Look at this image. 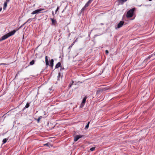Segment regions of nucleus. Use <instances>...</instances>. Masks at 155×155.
<instances>
[{"label":"nucleus","instance_id":"36","mask_svg":"<svg viewBox=\"0 0 155 155\" xmlns=\"http://www.w3.org/2000/svg\"><path fill=\"white\" fill-rule=\"evenodd\" d=\"M60 73H59V76L60 75Z\"/></svg>","mask_w":155,"mask_h":155},{"label":"nucleus","instance_id":"17","mask_svg":"<svg viewBox=\"0 0 155 155\" xmlns=\"http://www.w3.org/2000/svg\"><path fill=\"white\" fill-rule=\"evenodd\" d=\"M35 63V61L34 60H32L31 61L29 64L31 65H32Z\"/></svg>","mask_w":155,"mask_h":155},{"label":"nucleus","instance_id":"11","mask_svg":"<svg viewBox=\"0 0 155 155\" xmlns=\"http://www.w3.org/2000/svg\"><path fill=\"white\" fill-rule=\"evenodd\" d=\"M50 66L51 67H53V65H54V60L53 59H51V61H50Z\"/></svg>","mask_w":155,"mask_h":155},{"label":"nucleus","instance_id":"8","mask_svg":"<svg viewBox=\"0 0 155 155\" xmlns=\"http://www.w3.org/2000/svg\"><path fill=\"white\" fill-rule=\"evenodd\" d=\"M107 89L105 88H101L99 89L97 91V93H98L100 92H101L104 91H105Z\"/></svg>","mask_w":155,"mask_h":155},{"label":"nucleus","instance_id":"7","mask_svg":"<svg viewBox=\"0 0 155 155\" xmlns=\"http://www.w3.org/2000/svg\"><path fill=\"white\" fill-rule=\"evenodd\" d=\"M82 136L80 135H77L74 137V140L75 141H77L79 138H81Z\"/></svg>","mask_w":155,"mask_h":155},{"label":"nucleus","instance_id":"6","mask_svg":"<svg viewBox=\"0 0 155 155\" xmlns=\"http://www.w3.org/2000/svg\"><path fill=\"white\" fill-rule=\"evenodd\" d=\"M18 31V30H17V29L16 30H14L13 31L9 32L8 33V34L10 37L14 35L16 32Z\"/></svg>","mask_w":155,"mask_h":155},{"label":"nucleus","instance_id":"37","mask_svg":"<svg viewBox=\"0 0 155 155\" xmlns=\"http://www.w3.org/2000/svg\"><path fill=\"white\" fill-rule=\"evenodd\" d=\"M152 0H149V1H151Z\"/></svg>","mask_w":155,"mask_h":155},{"label":"nucleus","instance_id":"28","mask_svg":"<svg viewBox=\"0 0 155 155\" xmlns=\"http://www.w3.org/2000/svg\"><path fill=\"white\" fill-rule=\"evenodd\" d=\"M0 65H7V64H5V63H1V64H0Z\"/></svg>","mask_w":155,"mask_h":155},{"label":"nucleus","instance_id":"30","mask_svg":"<svg viewBox=\"0 0 155 155\" xmlns=\"http://www.w3.org/2000/svg\"><path fill=\"white\" fill-rule=\"evenodd\" d=\"M74 83V81H72V84H69V85H70V87H71V86Z\"/></svg>","mask_w":155,"mask_h":155},{"label":"nucleus","instance_id":"10","mask_svg":"<svg viewBox=\"0 0 155 155\" xmlns=\"http://www.w3.org/2000/svg\"><path fill=\"white\" fill-rule=\"evenodd\" d=\"M45 62L47 66L49 65V63L48 61V57L47 56H46L45 57Z\"/></svg>","mask_w":155,"mask_h":155},{"label":"nucleus","instance_id":"19","mask_svg":"<svg viewBox=\"0 0 155 155\" xmlns=\"http://www.w3.org/2000/svg\"><path fill=\"white\" fill-rule=\"evenodd\" d=\"M90 3L88 1V2L85 5V7H87Z\"/></svg>","mask_w":155,"mask_h":155},{"label":"nucleus","instance_id":"26","mask_svg":"<svg viewBox=\"0 0 155 155\" xmlns=\"http://www.w3.org/2000/svg\"><path fill=\"white\" fill-rule=\"evenodd\" d=\"M32 20V19L29 18L26 22V23H27V22L30 21H31Z\"/></svg>","mask_w":155,"mask_h":155},{"label":"nucleus","instance_id":"38","mask_svg":"<svg viewBox=\"0 0 155 155\" xmlns=\"http://www.w3.org/2000/svg\"><path fill=\"white\" fill-rule=\"evenodd\" d=\"M101 25H103V24H102V23H101Z\"/></svg>","mask_w":155,"mask_h":155},{"label":"nucleus","instance_id":"25","mask_svg":"<svg viewBox=\"0 0 155 155\" xmlns=\"http://www.w3.org/2000/svg\"><path fill=\"white\" fill-rule=\"evenodd\" d=\"M153 56V54H151L150 55H149L148 57L147 58V59L148 60L152 56Z\"/></svg>","mask_w":155,"mask_h":155},{"label":"nucleus","instance_id":"2","mask_svg":"<svg viewBox=\"0 0 155 155\" xmlns=\"http://www.w3.org/2000/svg\"><path fill=\"white\" fill-rule=\"evenodd\" d=\"M44 9L43 8H39L35 11H33L31 13V14L34 15L35 14H38L43 12H41V11L44 10Z\"/></svg>","mask_w":155,"mask_h":155},{"label":"nucleus","instance_id":"24","mask_svg":"<svg viewBox=\"0 0 155 155\" xmlns=\"http://www.w3.org/2000/svg\"><path fill=\"white\" fill-rule=\"evenodd\" d=\"M50 144V143H46L44 144V145L49 146Z\"/></svg>","mask_w":155,"mask_h":155},{"label":"nucleus","instance_id":"14","mask_svg":"<svg viewBox=\"0 0 155 155\" xmlns=\"http://www.w3.org/2000/svg\"><path fill=\"white\" fill-rule=\"evenodd\" d=\"M8 138H5L3 139V143H5L8 140Z\"/></svg>","mask_w":155,"mask_h":155},{"label":"nucleus","instance_id":"4","mask_svg":"<svg viewBox=\"0 0 155 155\" xmlns=\"http://www.w3.org/2000/svg\"><path fill=\"white\" fill-rule=\"evenodd\" d=\"M9 37V36L8 34H7L5 35L4 36H3L1 38H0V41L5 40V39H7Z\"/></svg>","mask_w":155,"mask_h":155},{"label":"nucleus","instance_id":"33","mask_svg":"<svg viewBox=\"0 0 155 155\" xmlns=\"http://www.w3.org/2000/svg\"><path fill=\"white\" fill-rule=\"evenodd\" d=\"M10 0H6V2H9L10 1Z\"/></svg>","mask_w":155,"mask_h":155},{"label":"nucleus","instance_id":"31","mask_svg":"<svg viewBox=\"0 0 155 155\" xmlns=\"http://www.w3.org/2000/svg\"><path fill=\"white\" fill-rule=\"evenodd\" d=\"M93 0H89L88 2H89L90 3H91Z\"/></svg>","mask_w":155,"mask_h":155},{"label":"nucleus","instance_id":"15","mask_svg":"<svg viewBox=\"0 0 155 155\" xmlns=\"http://www.w3.org/2000/svg\"><path fill=\"white\" fill-rule=\"evenodd\" d=\"M26 23V22H25L23 24H22V25H21L17 29V30H19L22 27H23V26H24Z\"/></svg>","mask_w":155,"mask_h":155},{"label":"nucleus","instance_id":"9","mask_svg":"<svg viewBox=\"0 0 155 155\" xmlns=\"http://www.w3.org/2000/svg\"><path fill=\"white\" fill-rule=\"evenodd\" d=\"M127 0H118L119 4L122 5L123 3L126 2Z\"/></svg>","mask_w":155,"mask_h":155},{"label":"nucleus","instance_id":"27","mask_svg":"<svg viewBox=\"0 0 155 155\" xmlns=\"http://www.w3.org/2000/svg\"><path fill=\"white\" fill-rule=\"evenodd\" d=\"M59 7H58L56 9V10L55 11V13H56V12L58 11V10L59 9Z\"/></svg>","mask_w":155,"mask_h":155},{"label":"nucleus","instance_id":"16","mask_svg":"<svg viewBox=\"0 0 155 155\" xmlns=\"http://www.w3.org/2000/svg\"><path fill=\"white\" fill-rule=\"evenodd\" d=\"M51 21H52V25H54V23L55 22H56V21L52 18H51Z\"/></svg>","mask_w":155,"mask_h":155},{"label":"nucleus","instance_id":"20","mask_svg":"<svg viewBox=\"0 0 155 155\" xmlns=\"http://www.w3.org/2000/svg\"><path fill=\"white\" fill-rule=\"evenodd\" d=\"M42 118V116H41L39 117V118L37 119V122L38 123H39L40 121V119Z\"/></svg>","mask_w":155,"mask_h":155},{"label":"nucleus","instance_id":"39","mask_svg":"<svg viewBox=\"0 0 155 155\" xmlns=\"http://www.w3.org/2000/svg\"><path fill=\"white\" fill-rule=\"evenodd\" d=\"M64 69V68H61V69Z\"/></svg>","mask_w":155,"mask_h":155},{"label":"nucleus","instance_id":"21","mask_svg":"<svg viewBox=\"0 0 155 155\" xmlns=\"http://www.w3.org/2000/svg\"><path fill=\"white\" fill-rule=\"evenodd\" d=\"M86 7H85V6H84L82 8V9H81V12H83L86 8Z\"/></svg>","mask_w":155,"mask_h":155},{"label":"nucleus","instance_id":"3","mask_svg":"<svg viewBox=\"0 0 155 155\" xmlns=\"http://www.w3.org/2000/svg\"><path fill=\"white\" fill-rule=\"evenodd\" d=\"M87 98V97L86 96L82 100V101L81 104V105L80 106V107H82L84 106V104L86 102V100Z\"/></svg>","mask_w":155,"mask_h":155},{"label":"nucleus","instance_id":"18","mask_svg":"<svg viewBox=\"0 0 155 155\" xmlns=\"http://www.w3.org/2000/svg\"><path fill=\"white\" fill-rule=\"evenodd\" d=\"M90 124V122H89L85 126V129H87L89 127V124Z\"/></svg>","mask_w":155,"mask_h":155},{"label":"nucleus","instance_id":"23","mask_svg":"<svg viewBox=\"0 0 155 155\" xmlns=\"http://www.w3.org/2000/svg\"><path fill=\"white\" fill-rule=\"evenodd\" d=\"M95 147H93L90 148V150L91 151H92L94 150L95 149Z\"/></svg>","mask_w":155,"mask_h":155},{"label":"nucleus","instance_id":"1","mask_svg":"<svg viewBox=\"0 0 155 155\" xmlns=\"http://www.w3.org/2000/svg\"><path fill=\"white\" fill-rule=\"evenodd\" d=\"M135 10V8H134L129 10L127 12V18L132 17L134 13Z\"/></svg>","mask_w":155,"mask_h":155},{"label":"nucleus","instance_id":"13","mask_svg":"<svg viewBox=\"0 0 155 155\" xmlns=\"http://www.w3.org/2000/svg\"><path fill=\"white\" fill-rule=\"evenodd\" d=\"M61 66V63L60 62H58L55 66V68H58Z\"/></svg>","mask_w":155,"mask_h":155},{"label":"nucleus","instance_id":"22","mask_svg":"<svg viewBox=\"0 0 155 155\" xmlns=\"http://www.w3.org/2000/svg\"><path fill=\"white\" fill-rule=\"evenodd\" d=\"M29 107V103H27L25 106V108H28Z\"/></svg>","mask_w":155,"mask_h":155},{"label":"nucleus","instance_id":"34","mask_svg":"<svg viewBox=\"0 0 155 155\" xmlns=\"http://www.w3.org/2000/svg\"><path fill=\"white\" fill-rule=\"evenodd\" d=\"M52 15H53V16H54V13L53 12H52Z\"/></svg>","mask_w":155,"mask_h":155},{"label":"nucleus","instance_id":"12","mask_svg":"<svg viewBox=\"0 0 155 155\" xmlns=\"http://www.w3.org/2000/svg\"><path fill=\"white\" fill-rule=\"evenodd\" d=\"M7 2H5L4 4V6L3 8V10H5L6 9V8L7 6Z\"/></svg>","mask_w":155,"mask_h":155},{"label":"nucleus","instance_id":"29","mask_svg":"<svg viewBox=\"0 0 155 155\" xmlns=\"http://www.w3.org/2000/svg\"><path fill=\"white\" fill-rule=\"evenodd\" d=\"M105 52L106 54H107L108 53H109V52H108V51L107 50H106L105 51Z\"/></svg>","mask_w":155,"mask_h":155},{"label":"nucleus","instance_id":"5","mask_svg":"<svg viewBox=\"0 0 155 155\" xmlns=\"http://www.w3.org/2000/svg\"><path fill=\"white\" fill-rule=\"evenodd\" d=\"M124 23V22L122 21H120L117 25V28H120L122 26Z\"/></svg>","mask_w":155,"mask_h":155},{"label":"nucleus","instance_id":"32","mask_svg":"<svg viewBox=\"0 0 155 155\" xmlns=\"http://www.w3.org/2000/svg\"><path fill=\"white\" fill-rule=\"evenodd\" d=\"M72 45L70 46L68 48V49H70L71 48H72Z\"/></svg>","mask_w":155,"mask_h":155},{"label":"nucleus","instance_id":"35","mask_svg":"<svg viewBox=\"0 0 155 155\" xmlns=\"http://www.w3.org/2000/svg\"><path fill=\"white\" fill-rule=\"evenodd\" d=\"M2 8H0V12H1L2 10Z\"/></svg>","mask_w":155,"mask_h":155},{"label":"nucleus","instance_id":"40","mask_svg":"<svg viewBox=\"0 0 155 155\" xmlns=\"http://www.w3.org/2000/svg\"><path fill=\"white\" fill-rule=\"evenodd\" d=\"M73 45V43L72 44V46Z\"/></svg>","mask_w":155,"mask_h":155}]
</instances>
